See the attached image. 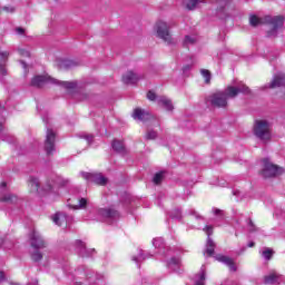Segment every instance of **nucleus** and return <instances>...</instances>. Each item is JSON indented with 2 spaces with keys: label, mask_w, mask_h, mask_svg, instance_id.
<instances>
[{
  "label": "nucleus",
  "mask_w": 285,
  "mask_h": 285,
  "mask_svg": "<svg viewBox=\"0 0 285 285\" xmlns=\"http://www.w3.org/2000/svg\"><path fill=\"white\" fill-rule=\"evenodd\" d=\"M250 95V88L240 83L238 87L228 86L223 91H216L205 98L206 104H210L213 108H227L228 99H235L237 95Z\"/></svg>",
  "instance_id": "1"
},
{
  "label": "nucleus",
  "mask_w": 285,
  "mask_h": 285,
  "mask_svg": "<svg viewBox=\"0 0 285 285\" xmlns=\"http://www.w3.org/2000/svg\"><path fill=\"white\" fill-rule=\"evenodd\" d=\"M249 23L253 28H257V26L268 23L269 26H272V29L267 31V37H277V32H279L281 28H284V17L276 16L273 18L271 16H267L262 19L257 16H250Z\"/></svg>",
  "instance_id": "2"
},
{
  "label": "nucleus",
  "mask_w": 285,
  "mask_h": 285,
  "mask_svg": "<svg viewBox=\"0 0 285 285\" xmlns=\"http://www.w3.org/2000/svg\"><path fill=\"white\" fill-rule=\"evenodd\" d=\"M46 83H53V86H62L67 90H75L77 88V82L72 81H59L50 76H36L31 79V86L33 88H43Z\"/></svg>",
  "instance_id": "3"
},
{
  "label": "nucleus",
  "mask_w": 285,
  "mask_h": 285,
  "mask_svg": "<svg viewBox=\"0 0 285 285\" xmlns=\"http://www.w3.org/2000/svg\"><path fill=\"white\" fill-rule=\"evenodd\" d=\"M254 135L262 141L271 139V122L267 120H256L254 124Z\"/></svg>",
  "instance_id": "4"
},
{
  "label": "nucleus",
  "mask_w": 285,
  "mask_h": 285,
  "mask_svg": "<svg viewBox=\"0 0 285 285\" xmlns=\"http://www.w3.org/2000/svg\"><path fill=\"white\" fill-rule=\"evenodd\" d=\"M264 163V168L262 170L263 177L268 178V177H277L284 173V169L277 165H273L268 158H265L263 160Z\"/></svg>",
  "instance_id": "5"
},
{
  "label": "nucleus",
  "mask_w": 285,
  "mask_h": 285,
  "mask_svg": "<svg viewBox=\"0 0 285 285\" xmlns=\"http://www.w3.org/2000/svg\"><path fill=\"white\" fill-rule=\"evenodd\" d=\"M157 37L163 39L165 43H173V37L170 36V27L164 21H158L155 27Z\"/></svg>",
  "instance_id": "6"
},
{
  "label": "nucleus",
  "mask_w": 285,
  "mask_h": 285,
  "mask_svg": "<svg viewBox=\"0 0 285 285\" xmlns=\"http://www.w3.org/2000/svg\"><path fill=\"white\" fill-rule=\"evenodd\" d=\"M81 177L83 179H86L87 181H91L94 184H97L98 186H106L108 184V178H106L101 174L82 171Z\"/></svg>",
  "instance_id": "7"
},
{
  "label": "nucleus",
  "mask_w": 285,
  "mask_h": 285,
  "mask_svg": "<svg viewBox=\"0 0 285 285\" xmlns=\"http://www.w3.org/2000/svg\"><path fill=\"white\" fill-rule=\"evenodd\" d=\"M57 137V134L50 128H47V136L45 140V150L47 155H52L55 153V139Z\"/></svg>",
  "instance_id": "8"
},
{
  "label": "nucleus",
  "mask_w": 285,
  "mask_h": 285,
  "mask_svg": "<svg viewBox=\"0 0 285 285\" xmlns=\"http://www.w3.org/2000/svg\"><path fill=\"white\" fill-rule=\"evenodd\" d=\"M30 245L33 249L46 248V240H43L39 232L33 230L30 235Z\"/></svg>",
  "instance_id": "9"
},
{
  "label": "nucleus",
  "mask_w": 285,
  "mask_h": 285,
  "mask_svg": "<svg viewBox=\"0 0 285 285\" xmlns=\"http://www.w3.org/2000/svg\"><path fill=\"white\" fill-rule=\"evenodd\" d=\"M98 215L106 222H112V219H119V212L112 208H101L98 210Z\"/></svg>",
  "instance_id": "10"
},
{
  "label": "nucleus",
  "mask_w": 285,
  "mask_h": 285,
  "mask_svg": "<svg viewBox=\"0 0 285 285\" xmlns=\"http://www.w3.org/2000/svg\"><path fill=\"white\" fill-rule=\"evenodd\" d=\"M214 258L216 259V262H220V264H225V266H228L229 271H232L233 273H236L237 265H235V261H233V258H230L229 256L217 254L216 256H214Z\"/></svg>",
  "instance_id": "11"
},
{
  "label": "nucleus",
  "mask_w": 285,
  "mask_h": 285,
  "mask_svg": "<svg viewBox=\"0 0 285 285\" xmlns=\"http://www.w3.org/2000/svg\"><path fill=\"white\" fill-rule=\"evenodd\" d=\"M76 252L78 253V255L80 257H90L92 255V253H96V250L92 249H88L86 247V243H83V240H76Z\"/></svg>",
  "instance_id": "12"
},
{
  "label": "nucleus",
  "mask_w": 285,
  "mask_h": 285,
  "mask_svg": "<svg viewBox=\"0 0 285 285\" xmlns=\"http://www.w3.org/2000/svg\"><path fill=\"white\" fill-rule=\"evenodd\" d=\"M144 78V75L141 73H135L134 71H127L122 76V82L126 85H135L137 81H140V79Z\"/></svg>",
  "instance_id": "13"
},
{
  "label": "nucleus",
  "mask_w": 285,
  "mask_h": 285,
  "mask_svg": "<svg viewBox=\"0 0 285 285\" xmlns=\"http://www.w3.org/2000/svg\"><path fill=\"white\" fill-rule=\"evenodd\" d=\"M134 119H138V121H148L149 119L153 118V115L150 112L141 109V108H136L132 114Z\"/></svg>",
  "instance_id": "14"
},
{
  "label": "nucleus",
  "mask_w": 285,
  "mask_h": 285,
  "mask_svg": "<svg viewBox=\"0 0 285 285\" xmlns=\"http://www.w3.org/2000/svg\"><path fill=\"white\" fill-rule=\"evenodd\" d=\"M285 86V73L275 75L273 80L269 82L268 88H282Z\"/></svg>",
  "instance_id": "15"
},
{
  "label": "nucleus",
  "mask_w": 285,
  "mask_h": 285,
  "mask_svg": "<svg viewBox=\"0 0 285 285\" xmlns=\"http://www.w3.org/2000/svg\"><path fill=\"white\" fill-rule=\"evenodd\" d=\"M157 104L158 106L165 108V110H168L169 112H171V110H175V107L173 106V100L166 98L165 96H159L157 98Z\"/></svg>",
  "instance_id": "16"
},
{
  "label": "nucleus",
  "mask_w": 285,
  "mask_h": 285,
  "mask_svg": "<svg viewBox=\"0 0 285 285\" xmlns=\"http://www.w3.org/2000/svg\"><path fill=\"white\" fill-rule=\"evenodd\" d=\"M10 57V52L0 50V75H8V70L6 69V63H8V58Z\"/></svg>",
  "instance_id": "17"
},
{
  "label": "nucleus",
  "mask_w": 285,
  "mask_h": 285,
  "mask_svg": "<svg viewBox=\"0 0 285 285\" xmlns=\"http://www.w3.org/2000/svg\"><path fill=\"white\" fill-rule=\"evenodd\" d=\"M204 255H206L207 257H213V255H215V242L210 237H207V244Z\"/></svg>",
  "instance_id": "18"
},
{
  "label": "nucleus",
  "mask_w": 285,
  "mask_h": 285,
  "mask_svg": "<svg viewBox=\"0 0 285 285\" xmlns=\"http://www.w3.org/2000/svg\"><path fill=\"white\" fill-rule=\"evenodd\" d=\"M199 3H206V0H183V4L187 10H195Z\"/></svg>",
  "instance_id": "19"
},
{
  "label": "nucleus",
  "mask_w": 285,
  "mask_h": 285,
  "mask_svg": "<svg viewBox=\"0 0 285 285\" xmlns=\"http://www.w3.org/2000/svg\"><path fill=\"white\" fill-rule=\"evenodd\" d=\"M264 284H279V274L274 272L264 276Z\"/></svg>",
  "instance_id": "20"
},
{
  "label": "nucleus",
  "mask_w": 285,
  "mask_h": 285,
  "mask_svg": "<svg viewBox=\"0 0 285 285\" xmlns=\"http://www.w3.org/2000/svg\"><path fill=\"white\" fill-rule=\"evenodd\" d=\"M195 285H206V268L203 266L196 275Z\"/></svg>",
  "instance_id": "21"
},
{
  "label": "nucleus",
  "mask_w": 285,
  "mask_h": 285,
  "mask_svg": "<svg viewBox=\"0 0 285 285\" xmlns=\"http://www.w3.org/2000/svg\"><path fill=\"white\" fill-rule=\"evenodd\" d=\"M111 146L116 153H119L120 155L126 154V146H124L121 140H114Z\"/></svg>",
  "instance_id": "22"
},
{
  "label": "nucleus",
  "mask_w": 285,
  "mask_h": 285,
  "mask_svg": "<svg viewBox=\"0 0 285 285\" xmlns=\"http://www.w3.org/2000/svg\"><path fill=\"white\" fill-rule=\"evenodd\" d=\"M29 186L31 188L32 193H39V188L41 186V183H39V178L30 177L29 178Z\"/></svg>",
  "instance_id": "23"
},
{
  "label": "nucleus",
  "mask_w": 285,
  "mask_h": 285,
  "mask_svg": "<svg viewBox=\"0 0 285 285\" xmlns=\"http://www.w3.org/2000/svg\"><path fill=\"white\" fill-rule=\"evenodd\" d=\"M0 202H4L6 204H17V195L6 194L0 198Z\"/></svg>",
  "instance_id": "24"
},
{
  "label": "nucleus",
  "mask_w": 285,
  "mask_h": 285,
  "mask_svg": "<svg viewBox=\"0 0 285 285\" xmlns=\"http://www.w3.org/2000/svg\"><path fill=\"white\" fill-rule=\"evenodd\" d=\"M30 257L32 262L39 263L43 259V253H41L40 249H33V252L30 253Z\"/></svg>",
  "instance_id": "25"
},
{
  "label": "nucleus",
  "mask_w": 285,
  "mask_h": 285,
  "mask_svg": "<svg viewBox=\"0 0 285 285\" xmlns=\"http://www.w3.org/2000/svg\"><path fill=\"white\" fill-rule=\"evenodd\" d=\"M273 255H275V252L269 247H265L264 250L262 252V256L267 262H271V259H273Z\"/></svg>",
  "instance_id": "26"
},
{
  "label": "nucleus",
  "mask_w": 285,
  "mask_h": 285,
  "mask_svg": "<svg viewBox=\"0 0 285 285\" xmlns=\"http://www.w3.org/2000/svg\"><path fill=\"white\" fill-rule=\"evenodd\" d=\"M75 66H77V62L72 60H62L60 62V68L62 70H68V68H75Z\"/></svg>",
  "instance_id": "27"
},
{
  "label": "nucleus",
  "mask_w": 285,
  "mask_h": 285,
  "mask_svg": "<svg viewBox=\"0 0 285 285\" xmlns=\"http://www.w3.org/2000/svg\"><path fill=\"white\" fill-rule=\"evenodd\" d=\"M52 222L56 223L57 226H63V222H66V216L62 214H56L52 216Z\"/></svg>",
  "instance_id": "28"
},
{
  "label": "nucleus",
  "mask_w": 285,
  "mask_h": 285,
  "mask_svg": "<svg viewBox=\"0 0 285 285\" xmlns=\"http://www.w3.org/2000/svg\"><path fill=\"white\" fill-rule=\"evenodd\" d=\"M86 206H88V199L80 198L79 204L71 206V208H73V210H80L81 208H86Z\"/></svg>",
  "instance_id": "29"
},
{
  "label": "nucleus",
  "mask_w": 285,
  "mask_h": 285,
  "mask_svg": "<svg viewBox=\"0 0 285 285\" xmlns=\"http://www.w3.org/2000/svg\"><path fill=\"white\" fill-rule=\"evenodd\" d=\"M183 43H184L185 47L194 46V43H197V38L186 36Z\"/></svg>",
  "instance_id": "30"
},
{
  "label": "nucleus",
  "mask_w": 285,
  "mask_h": 285,
  "mask_svg": "<svg viewBox=\"0 0 285 285\" xmlns=\"http://www.w3.org/2000/svg\"><path fill=\"white\" fill-rule=\"evenodd\" d=\"M200 73H202V76H203L204 79H205V83H210V79L213 78L210 71L207 70V69H202V70H200Z\"/></svg>",
  "instance_id": "31"
},
{
  "label": "nucleus",
  "mask_w": 285,
  "mask_h": 285,
  "mask_svg": "<svg viewBox=\"0 0 285 285\" xmlns=\"http://www.w3.org/2000/svg\"><path fill=\"white\" fill-rule=\"evenodd\" d=\"M83 275L85 277H87V279L91 283L95 284V279H92V277L95 276V272H92L91 269H83Z\"/></svg>",
  "instance_id": "32"
},
{
  "label": "nucleus",
  "mask_w": 285,
  "mask_h": 285,
  "mask_svg": "<svg viewBox=\"0 0 285 285\" xmlns=\"http://www.w3.org/2000/svg\"><path fill=\"white\" fill-rule=\"evenodd\" d=\"M153 181L156 185H159L161 181H164V171L155 174Z\"/></svg>",
  "instance_id": "33"
},
{
  "label": "nucleus",
  "mask_w": 285,
  "mask_h": 285,
  "mask_svg": "<svg viewBox=\"0 0 285 285\" xmlns=\"http://www.w3.org/2000/svg\"><path fill=\"white\" fill-rule=\"evenodd\" d=\"M157 137V131L155 130H148L146 132L145 139H147L148 141L155 139Z\"/></svg>",
  "instance_id": "34"
},
{
  "label": "nucleus",
  "mask_w": 285,
  "mask_h": 285,
  "mask_svg": "<svg viewBox=\"0 0 285 285\" xmlns=\"http://www.w3.org/2000/svg\"><path fill=\"white\" fill-rule=\"evenodd\" d=\"M153 245L155 246V248H164V239L155 238Z\"/></svg>",
  "instance_id": "35"
},
{
  "label": "nucleus",
  "mask_w": 285,
  "mask_h": 285,
  "mask_svg": "<svg viewBox=\"0 0 285 285\" xmlns=\"http://www.w3.org/2000/svg\"><path fill=\"white\" fill-rule=\"evenodd\" d=\"M248 226H249V228H248V230H249V233H256V230H257V227L255 226V223H253V219H248Z\"/></svg>",
  "instance_id": "36"
},
{
  "label": "nucleus",
  "mask_w": 285,
  "mask_h": 285,
  "mask_svg": "<svg viewBox=\"0 0 285 285\" xmlns=\"http://www.w3.org/2000/svg\"><path fill=\"white\" fill-rule=\"evenodd\" d=\"M171 218L173 219H181V209L174 210V213L171 214Z\"/></svg>",
  "instance_id": "37"
},
{
  "label": "nucleus",
  "mask_w": 285,
  "mask_h": 285,
  "mask_svg": "<svg viewBox=\"0 0 285 285\" xmlns=\"http://www.w3.org/2000/svg\"><path fill=\"white\" fill-rule=\"evenodd\" d=\"M0 10H3V12H9L12 14L13 12H16L17 9L10 6V7H1Z\"/></svg>",
  "instance_id": "38"
},
{
  "label": "nucleus",
  "mask_w": 285,
  "mask_h": 285,
  "mask_svg": "<svg viewBox=\"0 0 285 285\" xmlns=\"http://www.w3.org/2000/svg\"><path fill=\"white\" fill-rule=\"evenodd\" d=\"M147 99H149V101H155V99H157V94H155V91L149 90L147 92Z\"/></svg>",
  "instance_id": "39"
},
{
  "label": "nucleus",
  "mask_w": 285,
  "mask_h": 285,
  "mask_svg": "<svg viewBox=\"0 0 285 285\" xmlns=\"http://www.w3.org/2000/svg\"><path fill=\"white\" fill-rule=\"evenodd\" d=\"M80 137H81V139H86V141L88 144H90L92 141V139H95V136H92L90 134H85V135H81Z\"/></svg>",
  "instance_id": "40"
},
{
  "label": "nucleus",
  "mask_w": 285,
  "mask_h": 285,
  "mask_svg": "<svg viewBox=\"0 0 285 285\" xmlns=\"http://www.w3.org/2000/svg\"><path fill=\"white\" fill-rule=\"evenodd\" d=\"M203 230L208 237H210V235H213V225L205 226Z\"/></svg>",
  "instance_id": "41"
},
{
  "label": "nucleus",
  "mask_w": 285,
  "mask_h": 285,
  "mask_svg": "<svg viewBox=\"0 0 285 285\" xmlns=\"http://www.w3.org/2000/svg\"><path fill=\"white\" fill-rule=\"evenodd\" d=\"M168 266H179V258H171L168 262Z\"/></svg>",
  "instance_id": "42"
},
{
  "label": "nucleus",
  "mask_w": 285,
  "mask_h": 285,
  "mask_svg": "<svg viewBox=\"0 0 285 285\" xmlns=\"http://www.w3.org/2000/svg\"><path fill=\"white\" fill-rule=\"evenodd\" d=\"M141 259H146V257H144V254H142V253H139L138 256H134V257H132V261H134V262H137V263L141 262Z\"/></svg>",
  "instance_id": "43"
},
{
  "label": "nucleus",
  "mask_w": 285,
  "mask_h": 285,
  "mask_svg": "<svg viewBox=\"0 0 285 285\" xmlns=\"http://www.w3.org/2000/svg\"><path fill=\"white\" fill-rule=\"evenodd\" d=\"M19 53H20L22 57H30V52H29V51H26L24 49H20V50H19Z\"/></svg>",
  "instance_id": "44"
},
{
  "label": "nucleus",
  "mask_w": 285,
  "mask_h": 285,
  "mask_svg": "<svg viewBox=\"0 0 285 285\" xmlns=\"http://www.w3.org/2000/svg\"><path fill=\"white\" fill-rule=\"evenodd\" d=\"M16 32H17L18 35H23V32H26V29H24V28H21V27H18V28H16Z\"/></svg>",
  "instance_id": "45"
},
{
  "label": "nucleus",
  "mask_w": 285,
  "mask_h": 285,
  "mask_svg": "<svg viewBox=\"0 0 285 285\" xmlns=\"http://www.w3.org/2000/svg\"><path fill=\"white\" fill-rule=\"evenodd\" d=\"M1 282H6V274L3 272H0V284Z\"/></svg>",
  "instance_id": "46"
},
{
  "label": "nucleus",
  "mask_w": 285,
  "mask_h": 285,
  "mask_svg": "<svg viewBox=\"0 0 285 285\" xmlns=\"http://www.w3.org/2000/svg\"><path fill=\"white\" fill-rule=\"evenodd\" d=\"M190 214H191V215H195L196 219H202V216H199V215L197 214V212H191Z\"/></svg>",
  "instance_id": "47"
},
{
  "label": "nucleus",
  "mask_w": 285,
  "mask_h": 285,
  "mask_svg": "<svg viewBox=\"0 0 285 285\" xmlns=\"http://www.w3.org/2000/svg\"><path fill=\"white\" fill-rule=\"evenodd\" d=\"M214 215H222V209H215Z\"/></svg>",
  "instance_id": "48"
},
{
  "label": "nucleus",
  "mask_w": 285,
  "mask_h": 285,
  "mask_svg": "<svg viewBox=\"0 0 285 285\" xmlns=\"http://www.w3.org/2000/svg\"><path fill=\"white\" fill-rule=\"evenodd\" d=\"M248 248H254L255 247V242H250V243H248Z\"/></svg>",
  "instance_id": "49"
},
{
  "label": "nucleus",
  "mask_w": 285,
  "mask_h": 285,
  "mask_svg": "<svg viewBox=\"0 0 285 285\" xmlns=\"http://www.w3.org/2000/svg\"><path fill=\"white\" fill-rule=\"evenodd\" d=\"M218 3H220V6H226V0H218Z\"/></svg>",
  "instance_id": "50"
},
{
  "label": "nucleus",
  "mask_w": 285,
  "mask_h": 285,
  "mask_svg": "<svg viewBox=\"0 0 285 285\" xmlns=\"http://www.w3.org/2000/svg\"><path fill=\"white\" fill-rule=\"evenodd\" d=\"M183 70L186 72V70H190V66H185Z\"/></svg>",
  "instance_id": "51"
},
{
  "label": "nucleus",
  "mask_w": 285,
  "mask_h": 285,
  "mask_svg": "<svg viewBox=\"0 0 285 285\" xmlns=\"http://www.w3.org/2000/svg\"><path fill=\"white\" fill-rule=\"evenodd\" d=\"M20 63L23 66V68H27L26 61L21 60Z\"/></svg>",
  "instance_id": "52"
},
{
  "label": "nucleus",
  "mask_w": 285,
  "mask_h": 285,
  "mask_svg": "<svg viewBox=\"0 0 285 285\" xmlns=\"http://www.w3.org/2000/svg\"><path fill=\"white\" fill-rule=\"evenodd\" d=\"M3 110H6V108H3V107L0 105V114L3 112Z\"/></svg>",
  "instance_id": "53"
},
{
  "label": "nucleus",
  "mask_w": 285,
  "mask_h": 285,
  "mask_svg": "<svg viewBox=\"0 0 285 285\" xmlns=\"http://www.w3.org/2000/svg\"><path fill=\"white\" fill-rule=\"evenodd\" d=\"M77 274H78V275H81V274H83V272H82L81 269H78V271H77Z\"/></svg>",
  "instance_id": "54"
},
{
  "label": "nucleus",
  "mask_w": 285,
  "mask_h": 285,
  "mask_svg": "<svg viewBox=\"0 0 285 285\" xmlns=\"http://www.w3.org/2000/svg\"><path fill=\"white\" fill-rule=\"evenodd\" d=\"M1 130H3V124L2 122H0V132H1Z\"/></svg>",
  "instance_id": "55"
},
{
  "label": "nucleus",
  "mask_w": 285,
  "mask_h": 285,
  "mask_svg": "<svg viewBox=\"0 0 285 285\" xmlns=\"http://www.w3.org/2000/svg\"><path fill=\"white\" fill-rule=\"evenodd\" d=\"M1 186H2V188H6L7 184H6V183H2Z\"/></svg>",
  "instance_id": "56"
},
{
  "label": "nucleus",
  "mask_w": 285,
  "mask_h": 285,
  "mask_svg": "<svg viewBox=\"0 0 285 285\" xmlns=\"http://www.w3.org/2000/svg\"><path fill=\"white\" fill-rule=\"evenodd\" d=\"M51 189H52V187H49V188H48V190H51Z\"/></svg>",
  "instance_id": "57"
}]
</instances>
